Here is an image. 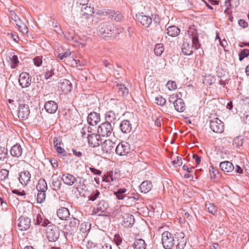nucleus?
<instances>
[{"label": "nucleus", "mask_w": 249, "mask_h": 249, "mask_svg": "<svg viewBox=\"0 0 249 249\" xmlns=\"http://www.w3.org/2000/svg\"><path fill=\"white\" fill-rule=\"evenodd\" d=\"M46 235L49 241H56L59 238L60 230L58 227L51 224L46 228Z\"/></svg>", "instance_id": "3"}, {"label": "nucleus", "mask_w": 249, "mask_h": 249, "mask_svg": "<svg viewBox=\"0 0 249 249\" xmlns=\"http://www.w3.org/2000/svg\"><path fill=\"white\" fill-rule=\"evenodd\" d=\"M164 46L162 44H157L154 48L155 54L157 56H160L164 51Z\"/></svg>", "instance_id": "35"}, {"label": "nucleus", "mask_w": 249, "mask_h": 249, "mask_svg": "<svg viewBox=\"0 0 249 249\" xmlns=\"http://www.w3.org/2000/svg\"><path fill=\"white\" fill-rule=\"evenodd\" d=\"M100 121V115L95 112H91L88 116L87 121L90 125H96Z\"/></svg>", "instance_id": "15"}, {"label": "nucleus", "mask_w": 249, "mask_h": 249, "mask_svg": "<svg viewBox=\"0 0 249 249\" xmlns=\"http://www.w3.org/2000/svg\"><path fill=\"white\" fill-rule=\"evenodd\" d=\"M175 109L179 112H182L185 110L184 103L181 99H177L174 102Z\"/></svg>", "instance_id": "27"}, {"label": "nucleus", "mask_w": 249, "mask_h": 249, "mask_svg": "<svg viewBox=\"0 0 249 249\" xmlns=\"http://www.w3.org/2000/svg\"><path fill=\"white\" fill-rule=\"evenodd\" d=\"M30 114V109L28 105L19 104L18 112V117L22 120H26Z\"/></svg>", "instance_id": "9"}, {"label": "nucleus", "mask_w": 249, "mask_h": 249, "mask_svg": "<svg viewBox=\"0 0 249 249\" xmlns=\"http://www.w3.org/2000/svg\"><path fill=\"white\" fill-rule=\"evenodd\" d=\"M124 223L126 226L132 225L134 223V216L131 214H126L124 216Z\"/></svg>", "instance_id": "33"}, {"label": "nucleus", "mask_w": 249, "mask_h": 249, "mask_svg": "<svg viewBox=\"0 0 249 249\" xmlns=\"http://www.w3.org/2000/svg\"><path fill=\"white\" fill-rule=\"evenodd\" d=\"M166 87L170 90H174L177 89V85L176 82L172 80H169L168 81L166 84Z\"/></svg>", "instance_id": "46"}, {"label": "nucleus", "mask_w": 249, "mask_h": 249, "mask_svg": "<svg viewBox=\"0 0 249 249\" xmlns=\"http://www.w3.org/2000/svg\"><path fill=\"white\" fill-rule=\"evenodd\" d=\"M210 127L211 130L215 133H221L224 131L223 123L217 118L210 120Z\"/></svg>", "instance_id": "7"}, {"label": "nucleus", "mask_w": 249, "mask_h": 249, "mask_svg": "<svg viewBox=\"0 0 249 249\" xmlns=\"http://www.w3.org/2000/svg\"><path fill=\"white\" fill-rule=\"evenodd\" d=\"M60 89L64 92H70L72 89L71 83L67 79H64L63 82H61Z\"/></svg>", "instance_id": "26"}, {"label": "nucleus", "mask_w": 249, "mask_h": 249, "mask_svg": "<svg viewBox=\"0 0 249 249\" xmlns=\"http://www.w3.org/2000/svg\"><path fill=\"white\" fill-rule=\"evenodd\" d=\"M205 208L208 210L209 213L212 214H215L217 212V207L213 204L212 203H206L205 205Z\"/></svg>", "instance_id": "38"}, {"label": "nucleus", "mask_w": 249, "mask_h": 249, "mask_svg": "<svg viewBox=\"0 0 249 249\" xmlns=\"http://www.w3.org/2000/svg\"><path fill=\"white\" fill-rule=\"evenodd\" d=\"M61 179L65 184L69 186L72 185L77 180L74 176L69 173L63 175Z\"/></svg>", "instance_id": "18"}, {"label": "nucleus", "mask_w": 249, "mask_h": 249, "mask_svg": "<svg viewBox=\"0 0 249 249\" xmlns=\"http://www.w3.org/2000/svg\"><path fill=\"white\" fill-rule=\"evenodd\" d=\"M117 116L113 111L110 110L107 111L105 114L106 123L112 124L114 125L115 123L114 121L116 119Z\"/></svg>", "instance_id": "24"}, {"label": "nucleus", "mask_w": 249, "mask_h": 249, "mask_svg": "<svg viewBox=\"0 0 249 249\" xmlns=\"http://www.w3.org/2000/svg\"><path fill=\"white\" fill-rule=\"evenodd\" d=\"M191 36V40L184 41L182 46V53L186 55H191L194 50H197L200 47L198 42V34L196 30L192 31Z\"/></svg>", "instance_id": "1"}, {"label": "nucleus", "mask_w": 249, "mask_h": 249, "mask_svg": "<svg viewBox=\"0 0 249 249\" xmlns=\"http://www.w3.org/2000/svg\"><path fill=\"white\" fill-rule=\"evenodd\" d=\"M106 13L107 15H108L109 18L114 20L117 22H123L124 20V18L122 13L119 11L108 10L106 11Z\"/></svg>", "instance_id": "14"}, {"label": "nucleus", "mask_w": 249, "mask_h": 249, "mask_svg": "<svg viewBox=\"0 0 249 249\" xmlns=\"http://www.w3.org/2000/svg\"><path fill=\"white\" fill-rule=\"evenodd\" d=\"M180 33V29L176 26H171L167 28V34L171 36H178Z\"/></svg>", "instance_id": "30"}, {"label": "nucleus", "mask_w": 249, "mask_h": 249, "mask_svg": "<svg viewBox=\"0 0 249 249\" xmlns=\"http://www.w3.org/2000/svg\"><path fill=\"white\" fill-rule=\"evenodd\" d=\"M79 221L77 219H73L70 223V226L71 227H75L77 225H79Z\"/></svg>", "instance_id": "63"}, {"label": "nucleus", "mask_w": 249, "mask_h": 249, "mask_svg": "<svg viewBox=\"0 0 249 249\" xmlns=\"http://www.w3.org/2000/svg\"><path fill=\"white\" fill-rule=\"evenodd\" d=\"M175 234L173 235L169 231H164L162 234V244L165 249H172L175 244Z\"/></svg>", "instance_id": "4"}, {"label": "nucleus", "mask_w": 249, "mask_h": 249, "mask_svg": "<svg viewBox=\"0 0 249 249\" xmlns=\"http://www.w3.org/2000/svg\"><path fill=\"white\" fill-rule=\"evenodd\" d=\"M33 60L34 65L36 67H39L42 63V56H36Z\"/></svg>", "instance_id": "49"}, {"label": "nucleus", "mask_w": 249, "mask_h": 249, "mask_svg": "<svg viewBox=\"0 0 249 249\" xmlns=\"http://www.w3.org/2000/svg\"><path fill=\"white\" fill-rule=\"evenodd\" d=\"M113 131V125L106 122L101 124L97 128V133L102 137L109 136Z\"/></svg>", "instance_id": "5"}, {"label": "nucleus", "mask_w": 249, "mask_h": 249, "mask_svg": "<svg viewBox=\"0 0 249 249\" xmlns=\"http://www.w3.org/2000/svg\"><path fill=\"white\" fill-rule=\"evenodd\" d=\"M18 228L20 231H26L30 227L31 219L27 217L21 216L18 219Z\"/></svg>", "instance_id": "12"}, {"label": "nucleus", "mask_w": 249, "mask_h": 249, "mask_svg": "<svg viewBox=\"0 0 249 249\" xmlns=\"http://www.w3.org/2000/svg\"><path fill=\"white\" fill-rule=\"evenodd\" d=\"M136 20L137 22L145 28H148L152 22V18L150 16L145 15L143 13H139L136 15Z\"/></svg>", "instance_id": "6"}, {"label": "nucleus", "mask_w": 249, "mask_h": 249, "mask_svg": "<svg viewBox=\"0 0 249 249\" xmlns=\"http://www.w3.org/2000/svg\"><path fill=\"white\" fill-rule=\"evenodd\" d=\"M119 174L117 171L114 172L111 171L107 172V174L105 175L103 177V180L107 182H116L117 180L119 179Z\"/></svg>", "instance_id": "13"}, {"label": "nucleus", "mask_w": 249, "mask_h": 249, "mask_svg": "<svg viewBox=\"0 0 249 249\" xmlns=\"http://www.w3.org/2000/svg\"><path fill=\"white\" fill-rule=\"evenodd\" d=\"M31 174L28 171H24L20 173L18 178L20 182L23 185H26L30 181Z\"/></svg>", "instance_id": "19"}, {"label": "nucleus", "mask_w": 249, "mask_h": 249, "mask_svg": "<svg viewBox=\"0 0 249 249\" xmlns=\"http://www.w3.org/2000/svg\"><path fill=\"white\" fill-rule=\"evenodd\" d=\"M11 62V67L12 69H15L19 63L18 56L13 55L12 57L10 58Z\"/></svg>", "instance_id": "42"}, {"label": "nucleus", "mask_w": 249, "mask_h": 249, "mask_svg": "<svg viewBox=\"0 0 249 249\" xmlns=\"http://www.w3.org/2000/svg\"><path fill=\"white\" fill-rule=\"evenodd\" d=\"M61 184L62 183L61 180H60L59 179H53L52 182L53 189L55 191H57L60 189Z\"/></svg>", "instance_id": "45"}, {"label": "nucleus", "mask_w": 249, "mask_h": 249, "mask_svg": "<svg viewBox=\"0 0 249 249\" xmlns=\"http://www.w3.org/2000/svg\"><path fill=\"white\" fill-rule=\"evenodd\" d=\"M103 64L105 67L108 69L109 71H111L114 69L113 65L107 60H104Z\"/></svg>", "instance_id": "52"}, {"label": "nucleus", "mask_w": 249, "mask_h": 249, "mask_svg": "<svg viewBox=\"0 0 249 249\" xmlns=\"http://www.w3.org/2000/svg\"><path fill=\"white\" fill-rule=\"evenodd\" d=\"M114 241L117 246H119L122 243V238L118 234H115L114 235Z\"/></svg>", "instance_id": "58"}, {"label": "nucleus", "mask_w": 249, "mask_h": 249, "mask_svg": "<svg viewBox=\"0 0 249 249\" xmlns=\"http://www.w3.org/2000/svg\"><path fill=\"white\" fill-rule=\"evenodd\" d=\"M156 103L159 106H163L166 103V100L161 96H159L155 98Z\"/></svg>", "instance_id": "48"}, {"label": "nucleus", "mask_w": 249, "mask_h": 249, "mask_svg": "<svg viewBox=\"0 0 249 249\" xmlns=\"http://www.w3.org/2000/svg\"><path fill=\"white\" fill-rule=\"evenodd\" d=\"M115 151L118 155L124 156L129 152L130 146L127 142H120L116 147Z\"/></svg>", "instance_id": "10"}, {"label": "nucleus", "mask_w": 249, "mask_h": 249, "mask_svg": "<svg viewBox=\"0 0 249 249\" xmlns=\"http://www.w3.org/2000/svg\"><path fill=\"white\" fill-rule=\"evenodd\" d=\"M120 128L124 133H129L132 129L131 124L127 120H123L120 124Z\"/></svg>", "instance_id": "21"}, {"label": "nucleus", "mask_w": 249, "mask_h": 249, "mask_svg": "<svg viewBox=\"0 0 249 249\" xmlns=\"http://www.w3.org/2000/svg\"><path fill=\"white\" fill-rule=\"evenodd\" d=\"M115 29L114 26L109 22L100 23L97 29L99 36H103L104 37L111 36Z\"/></svg>", "instance_id": "2"}, {"label": "nucleus", "mask_w": 249, "mask_h": 249, "mask_svg": "<svg viewBox=\"0 0 249 249\" xmlns=\"http://www.w3.org/2000/svg\"><path fill=\"white\" fill-rule=\"evenodd\" d=\"M22 88L29 87L31 84V79H16Z\"/></svg>", "instance_id": "36"}, {"label": "nucleus", "mask_w": 249, "mask_h": 249, "mask_svg": "<svg viewBox=\"0 0 249 249\" xmlns=\"http://www.w3.org/2000/svg\"><path fill=\"white\" fill-rule=\"evenodd\" d=\"M100 137L101 136L98 133V134L95 133L88 134L87 139L89 145L93 147L99 146L101 143V141L100 140Z\"/></svg>", "instance_id": "11"}, {"label": "nucleus", "mask_w": 249, "mask_h": 249, "mask_svg": "<svg viewBox=\"0 0 249 249\" xmlns=\"http://www.w3.org/2000/svg\"><path fill=\"white\" fill-rule=\"evenodd\" d=\"M8 156V150L4 147L0 146V160H4Z\"/></svg>", "instance_id": "41"}, {"label": "nucleus", "mask_w": 249, "mask_h": 249, "mask_svg": "<svg viewBox=\"0 0 249 249\" xmlns=\"http://www.w3.org/2000/svg\"><path fill=\"white\" fill-rule=\"evenodd\" d=\"M36 224L43 227H47L49 224H51V222L46 218L42 217L39 214L36 216Z\"/></svg>", "instance_id": "31"}, {"label": "nucleus", "mask_w": 249, "mask_h": 249, "mask_svg": "<svg viewBox=\"0 0 249 249\" xmlns=\"http://www.w3.org/2000/svg\"><path fill=\"white\" fill-rule=\"evenodd\" d=\"M100 195V192L98 190H96L92 192L90 196L88 197L89 200L94 201Z\"/></svg>", "instance_id": "50"}, {"label": "nucleus", "mask_w": 249, "mask_h": 249, "mask_svg": "<svg viewBox=\"0 0 249 249\" xmlns=\"http://www.w3.org/2000/svg\"><path fill=\"white\" fill-rule=\"evenodd\" d=\"M238 24L243 28H247L248 26V23L244 19H240L238 20Z\"/></svg>", "instance_id": "60"}, {"label": "nucleus", "mask_w": 249, "mask_h": 249, "mask_svg": "<svg viewBox=\"0 0 249 249\" xmlns=\"http://www.w3.org/2000/svg\"><path fill=\"white\" fill-rule=\"evenodd\" d=\"M18 27L20 32L23 34H27L28 32V29L26 25L24 23H21L18 25Z\"/></svg>", "instance_id": "51"}, {"label": "nucleus", "mask_w": 249, "mask_h": 249, "mask_svg": "<svg viewBox=\"0 0 249 249\" xmlns=\"http://www.w3.org/2000/svg\"><path fill=\"white\" fill-rule=\"evenodd\" d=\"M210 178H215L216 177V174L218 173V171L216 170H214L213 166H211L209 169Z\"/></svg>", "instance_id": "53"}, {"label": "nucleus", "mask_w": 249, "mask_h": 249, "mask_svg": "<svg viewBox=\"0 0 249 249\" xmlns=\"http://www.w3.org/2000/svg\"><path fill=\"white\" fill-rule=\"evenodd\" d=\"M46 198V192H38L37 195V202L38 203H42L44 202Z\"/></svg>", "instance_id": "43"}, {"label": "nucleus", "mask_w": 249, "mask_h": 249, "mask_svg": "<svg viewBox=\"0 0 249 249\" xmlns=\"http://www.w3.org/2000/svg\"><path fill=\"white\" fill-rule=\"evenodd\" d=\"M36 188L38 192H46L48 189V187L45 179L43 178L39 179Z\"/></svg>", "instance_id": "29"}, {"label": "nucleus", "mask_w": 249, "mask_h": 249, "mask_svg": "<svg viewBox=\"0 0 249 249\" xmlns=\"http://www.w3.org/2000/svg\"><path fill=\"white\" fill-rule=\"evenodd\" d=\"M54 147L58 153L61 154L62 156H64L65 155L66 152L65 150L60 146V145Z\"/></svg>", "instance_id": "61"}, {"label": "nucleus", "mask_w": 249, "mask_h": 249, "mask_svg": "<svg viewBox=\"0 0 249 249\" xmlns=\"http://www.w3.org/2000/svg\"><path fill=\"white\" fill-rule=\"evenodd\" d=\"M243 121L245 123L249 124V112H247L244 114Z\"/></svg>", "instance_id": "64"}, {"label": "nucleus", "mask_w": 249, "mask_h": 249, "mask_svg": "<svg viewBox=\"0 0 249 249\" xmlns=\"http://www.w3.org/2000/svg\"><path fill=\"white\" fill-rule=\"evenodd\" d=\"M10 15L11 18H12V19L13 20H14V21L15 22H17L18 20H19V18L16 15L15 12H14V11L12 10V11H10Z\"/></svg>", "instance_id": "59"}, {"label": "nucleus", "mask_w": 249, "mask_h": 249, "mask_svg": "<svg viewBox=\"0 0 249 249\" xmlns=\"http://www.w3.org/2000/svg\"><path fill=\"white\" fill-rule=\"evenodd\" d=\"M215 79H202V82L206 85H211L214 82Z\"/></svg>", "instance_id": "56"}, {"label": "nucleus", "mask_w": 249, "mask_h": 249, "mask_svg": "<svg viewBox=\"0 0 249 249\" xmlns=\"http://www.w3.org/2000/svg\"><path fill=\"white\" fill-rule=\"evenodd\" d=\"M71 53L69 51H66L64 53H59L57 57L60 60H63L64 58L69 56Z\"/></svg>", "instance_id": "54"}, {"label": "nucleus", "mask_w": 249, "mask_h": 249, "mask_svg": "<svg viewBox=\"0 0 249 249\" xmlns=\"http://www.w3.org/2000/svg\"><path fill=\"white\" fill-rule=\"evenodd\" d=\"M89 230V226L87 224H85V223H83V224H81L80 230L82 232H83V233L86 232Z\"/></svg>", "instance_id": "55"}, {"label": "nucleus", "mask_w": 249, "mask_h": 249, "mask_svg": "<svg viewBox=\"0 0 249 249\" xmlns=\"http://www.w3.org/2000/svg\"><path fill=\"white\" fill-rule=\"evenodd\" d=\"M22 153V148L20 145L16 144L14 145L10 149V154L13 157L19 158Z\"/></svg>", "instance_id": "20"}, {"label": "nucleus", "mask_w": 249, "mask_h": 249, "mask_svg": "<svg viewBox=\"0 0 249 249\" xmlns=\"http://www.w3.org/2000/svg\"><path fill=\"white\" fill-rule=\"evenodd\" d=\"M175 242H177V249H184L186 245L187 238L183 232H178L175 233Z\"/></svg>", "instance_id": "8"}, {"label": "nucleus", "mask_w": 249, "mask_h": 249, "mask_svg": "<svg viewBox=\"0 0 249 249\" xmlns=\"http://www.w3.org/2000/svg\"><path fill=\"white\" fill-rule=\"evenodd\" d=\"M244 139L242 136H238L234 138L233 141V145L237 147L240 148L243 143Z\"/></svg>", "instance_id": "39"}, {"label": "nucleus", "mask_w": 249, "mask_h": 249, "mask_svg": "<svg viewBox=\"0 0 249 249\" xmlns=\"http://www.w3.org/2000/svg\"><path fill=\"white\" fill-rule=\"evenodd\" d=\"M115 144L109 140H105L102 145L103 149L107 153H111L113 151Z\"/></svg>", "instance_id": "22"}, {"label": "nucleus", "mask_w": 249, "mask_h": 249, "mask_svg": "<svg viewBox=\"0 0 249 249\" xmlns=\"http://www.w3.org/2000/svg\"><path fill=\"white\" fill-rule=\"evenodd\" d=\"M173 164L176 166H180L182 165V162L181 160V158L180 157L178 156L177 157L176 160H175L172 161Z\"/></svg>", "instance_id": "57"}, {"label": "nucleus", "mask_w": 249, "mask_h": 249, "mask_svg": "<svg viewBox=\"0 0 249 249\" xmlns=\"http://www.w3.org/2000/svg\"><path fill=\"white\" fill-rule=\"evenodd\" d=\"M134 249H145L146 244L142 239H136L132 245Z\"/></svg>", "instance_id": "28"}, {"label": "nucleus", "mask_w": 249, "mask_h": 249, "mask_svg": "<svg viewBox=\"0 0 249 249\" xmlns=\"http://www.w3.org/2000/svg\"><path fill=\"white\" fill-rule=\"evenodd\" d=\"M152 184L150 181L146 180L143 181L140 185V189L142 193H147L152 188Z\"/></svg>", "instance_id": "23"}, {"label": "nucleus", "mask_w": 249, "mask_h": 249, "mask_svg": "<svg viewBox=\"0 0 249 249\" xmlns=\"http://www.w3.org/2000/svg\"><path fill=\"white\" fill-rule=\"evenodd\" d=\"M57 215L60 219L66 220L70 216L69 211L66 208H61L57 211Z\"/></svg>", "instance_id": "25"}, {"label": "nucleus", "mask_w": 249, "mask_h": 249, "mask_svg": "<svg viewBox=\"0 0 249 249\" xmlns=\"http://www.w3.org/2000/svg\"><path fill=\"white\" fill-rule=\"evenodd\" d=\"M44 108L46 111L49 113H55L58 108V105L53 101H49L45 103Z\"/></svg>", "instance_id": "16"}, {"label": "nucleus", "mask_w": 249, "mask_h": 249, "mask_svg": "<svg viewBox=\"0 0 249 249\" xmlns=\"http://www.w3.org/2000/svg\"><path fill=\"white\" fill-rule=\"evenodd\" d=\"M88 2L89 0H80V4L83 6L81 7V9L83 12H84V10L88 11V9L89 10V12H91L90 7H88V6H85L86 4H88Z\"/></svg>", "instance_id": "47"}, {"label": "nucleus", "mask_w": 249, "mask_h": 249, "mask_svg": "<svg viewBox=\"0 0 249 249\" xmlns=\"http://www.w3.org/2000/svg\"><path fill=\"white\" fill-rule=\"evenodd\" d=\"M126 191L125 188H119L114 192V194L116 196L117 199L122 200L125 197V193Z\"/></svg>", "instance_id": "32"}, {"label": "nucleus", "mask_w": 249, "mask_h": 249, "mask_svg": "<svg viewBox=\"0 0 249 249\" xmlns=\"http://www.w3.org/2000/svg\"><path fill=\"white\" fill-rule=\"evenodd\" d=\"M9 175V171L5 169H2L0 170V180L5 181L7 179Z\"/></svg>", "instance_id": "44"}, {"label": "nucleus", "mask_w": 249, "mask_h": 249, "mask_svg": "<svg viewBox=\"0 0 249 249\" xmlns=\"http://www.w3.org/2000/svg\"><path fill=\"white\" fill-rule=\"evenodd\" d=\"M238 55L239 61H242L245 57L249 56V50L247 49L241 50Z\"/></svg>", "instance_id": "40"}, {"label": "nucleus", "mask_w": 249, "mask_h": 249, "mask_svg": "<svg viewBox=\"0 0 249 249\" xmlns=\"http://www.w3.org/2000/svg\"><path fill=\"white\" fill-rule=\"evenodd\" d=\"M62 143V141L60 138L55 137L53 140V145L54 147L59 146Z\"/></svg>", "instance_id": "62"}, {"label": "nucleus", "mask_w": 249, "mask_h": 249, "mask_svg": "<svg viewBox=\"0 0 249 249\" xmlns=\"http://www.w3.org/2000/svg\"><path fill=\"white\" fill-rule=\"evenodd\" d=\"M108 205L107 202L104 200L100 201L97 206V209L101 212H105L108 208Z\"/></svg>", "instance_id": "37"}, {"label": "nucleus", "mask_w": 249, "mask_h": 249, "mask_svg": "<svg viewBox=\"0 0 249 249\" xmlns=\"http://www.w3.org/2000/svg\"><path fill=\"white\" fill-rule=\"evenodd\" d=\"M219 167L225 173L232 172L234 169L233 164L229 161L221 162L219 164Z\"/></svg>", "instance_id": "17"}, {"label": "nucleus", "mask_w": 249, "mask_h": 249, "mask_svg": "<svg viewBox=\"0 0 249 249\" xmlns=\"http://www.w3.org/2000/svg\"><path fill=\"white\" fill-rule=\"evenodd\" d=\"M117 89L119 94L121 96H124L127 94L128 93V89H127L124 85L117 84Z\"/></svg>", "instance_id": "34"}]
</instances>
